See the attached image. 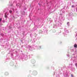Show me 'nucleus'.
Segmentation results:
<instances>
[{
  "mask_svg": "<svg viewBox=\"0 0 77 77\" xmlns=\"http://www.w3.org/2000/svg\"><path fill=\"white\" fill-rule=\"evenodd\" d=\"M74 47H75V48H77V44H75L74 45Z\"/></svg>",
  "mask_w": 77,
  "mask_h": 77,
  "instance_id": "f257e3e1",
  "label": "nucleus"
},
{
  "mask_svg": "<svg viewBox=\"0 0 77 77\" xmlns=\"http://www.w3.org/2000/svg\"><path fill=\"white\" fill-rule=\"evenodd\" d=\"M6 13L5 14V18H7V17H8V16L6 15V14H7L6 13Z\"/></svg>",
  "mask_w": 77,
  "mask_h": 77,
  "instance_id": "f03ea898",
  "label": "nucleus"
},
{
  "mask_svg": "<svg viewBox=\"0 0 77 77\" xmlns=\"http://www.w3.org/2000/svg\"><path fill=\"white\" fill-rule=\"evenodd\" d=\"M5 74L6 75H8V72H5Z\"/></svg>",
  "mask_w": 77,
  "mask_h": 77,
  "instance_id": "7ed1b4c3",
  "label": "nucleus"
},
{
  "mask_svg": "<svg viewBox=\"0 0 77 77\" xmlns=\"http://www.w3.org/2000/svg\"><path fill=\"white\" fill-rule=\"evenodd\" d=\"M9 12H10V13H12V11L10 10Z\"/></svg>",
  "mask_w": 77,
  "mask_h": 77,
  "instance_id": "20e7f679",
  "label": "nucleus"
},
{
  "mask_svg": "<svg viewBox=\"0 0 77 77\" xmlns=\"http://www.w3.org/2000/svg\"><path fill=\"white\" fill-rule=\"evenodd\" d=\"M71 76L72 77H74V75H72V74H71Z\"/></svg>",
  "mask_w": 77,
  "mask_h": 77,
  "instance_id": "39448f33",
  "label": "nucleus"
},
{
  "mask_svg": "<svg viewBox=\"0 0 77 77\" xmlns=\"http://www.w3.org/2000/svg\"><path fill=\"white\" fill-rule=\"evenodd\" d=\"M75 65L76 66H77V63H75Z\"/></svg>",
  "mask_w": 77,
  "mask_h": 77,
  "instance_id": "423d86ee",
  "label": "nucleus"
},
{
  "mask_svg": "<svg viewBox=\"0 0 77 77\" xmlns=\"http://www.w3.org/2000/svg\"><path fill=\"white\" fill-rule=\"evenodd\" d=\"M73 7H74V5H72V8H73Z\"/></svg>",
  "mask_w": 77,
  "mask_h": 77,
  "instance_id": "0eeeda50",
  "label": "nucleus"
},
{
  "mask_svg": "<svg viewBox=\"0 0 77 77\" xmlns=\"http://www.w3.org/2000/svg\"><path fill=\"white\" fill-rule=\"evenodd\" d=\"M1 21H2V18L0 19V22Z\"/></svg>",
  "mask_w": 77,
  "mask_h": 77,
  "instance_id": "6e6552de",
  "label": "nucleus"
},
{
  "mask_svg": "<svg viewBox=\"0 0 77 77\" xmlns=\"http://www.w3.org/2000/svg\"><path fill=\"white\" fill-rule=\"evenodd\" d=\"M69 22H68L67 23V24H69Z\"/></svg>",
  "mask_w": 77,
  "mask_h": 77,
  "instance_id": "1a4fd4ad",
  "label": "nucleus"
},
{
  "mask_svg": "<svg viewBox=\"0 0 77 77\" xmlns=\"http://www.w3.org/2000/svg\"><path fill=\"white\" fill-rule=\"evenodd\" d=\"M29 77H31V76H29Z\"/></svg>",
  "mask_w": 77,
  "mask_h": 77,
  "instance_id": "9d476101",
  "label": "nucleus"
}]
</instances>
